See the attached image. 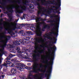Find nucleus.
I'll return each mask as SVG.
<instances>
[{"label":"nucleus","mask_w":79,"mask_h":79,"mask_svg":"<svg viewBox=\"0 0 79 79\" xmlns=\"http://www.w3.org/2000/svg\"><path fill=\"white\" fill-rule=\"evenodd\" d=\"M14 46L13 45L9 44V48H14Z\"/></svg>","instance_id":"nucleus-39"},{"label":"nucleus","mask_w":79,"mask_h":79,"mask_svg":"<svg viewBox=\"0 0 79 79\" xmlns=\"http://www.w3.org/2000/svg\"><path fill=\"white\" fill-rule=\"evenodd\" d=\"M39 73V76H40V79H42V77H44V73Z\"/></svg>","instance_id":"nucleus-24"},{"label":"nucleus","mask_w":79,"mask_h":79,"mask_svg":"<svg viewBox=\"0 0 79 79\" xmlns=\"http://www.w3.org/2000/svg\"><path fill=\"white\" fill-rule=\"evenodd\" d=\"M19 42V41H16L15 42V44H17V45H20V44Z\"/></svg>","instance_id":"nucleus-34"},{"label":"nucleus","mask_w":79,"mask_h":79,"mask_svg":"<svg viewBox=\"0 0 79 79\" xmlns=\"http://www.w3.org/2000/svg\"><path fill=\"white\" fill-rule=\"evenodd\" d=\"M11 61L12 63L15 64V65L17 66H19L17 67V68L20 71H23V69H24L23 67H25L26 66L23 63L21 64L20 63H16L18 62V61L16 59H13Z\"/></svg>","instance_id":"nucleus-6"},{"label":"nucleus","mask_w":79,"mask_h":79,"mask_svg":"<svg viewBox=\"0 0 79 79\" xmlns=\"http://www.w3.org/2000/svg\"><path fill=\"white\" fill-rule=\"evenodd\" d=\"M6 42L4 44L1 46V47L3 49H1L0 50H5V47H6Z\"/></svg>","instance_id":"nucleus-25"},{"label":"nucleus","mask_w":79,"mask_h":79,"mask_svg":"<svg viewBox=\"0 0 79 79\" xmlns=\"http://www.w3.org/2000/svg\"><path fill=\"white\" fill-rule=\"evenodd\" d=\"M34 40H35V50H37L38 49V46H37V44L40 43V42H44V40H40V38L39 37H36L35 38H34Z\"/></svg>","instance_id":"nucleus-9"},{"label":"nucleus","mask_w":79,"mask_h":79,"mask_svg":"<svg viewBox=\"0 0 79 79\" xmlns=\"http://www.w3.org/2000/svg\"><path fill=\"white\" fill-rule=\"evenodd\" d=\"M17 16H18V17H19V16H19V14H17Z\"/></svg>","instance_id":"nucleus-57"},{"label":"nucleus","mask_w":79,"mask_h":79,"mask_svg":"<svg viewBox=\"0 0 79 79\" xmlns=\"http://www.w3.org/2000/svg\"><path fill=\"white\" fill-rule=\"evenodd\" d=\"M40 47L41 48H47L48 47V45L45 44H43L42 45H40Z\"/></svg>","instance_id":"nucleus-20"},{"label":"nucleus","mask_w":79,"mask_h":79,"mask_svg":"<svg viewBox=\"0 0 79 79\" xmlns=\"http://www.w3.org/2000/svg\"><path fill=\"white\" fill-rule=\"evenodd\" d=\"M50 49H48L47 50H56V48L55 45H54L53 47H50Z\"/></svg>","instance_id":"nucleus-31"},{"label":"nucleus","mask_w":79,"mask_h":79,"mask_svg":"<svg viewBox=\"0 0 79 79\" xmlns=\"http://www.w3.org/2000/svg\"><path fill=\"white\" fill-rule=\"evenodd\" d=\"M23 56H25V57H26V53L24 52V53L23 54Z\"/></svg>","instance_id":"nucleus-43"},{"label":"nucleus","mask_w":79,"mask_h":79,"mask_svg":"<svg viewBox=\"0 0 79 79\" xmlns=\"http://www.w3.org/2000/svg\"><path fill=\"white\" fill-rule=\"evenodd\" d=\"M58 9H59V8H57L55 9H52V10H53V11H58Z\"/></svg>","instance_id":"nucleus-42"},{"label":"nucleus","mask_w":79,"mask_h":79,"mask_svg":"<svg viewBox=\"0 0 79 79\" xmlns=\"http://www.w3.org/2000/svg\"><path fill=\"white\" fill-rule=\"evenodd\" d=\"M2 55L3 54H0V56H2Z\"/></svg>","instance_id":"nucleus-58"},{"label":"nucleus","mask_w":79,"mask_h":79,"mask_svg":"<svg viewBox=\"0 0 79 79\" xmlns=\"http://www.w3.org/2000/svg\"><path fill=\"white\" fill-rule=\"evenodd\" d=\"M58 6V7H57L56 6H52V8H55V9L60 8V6Z\"/></svg>","instance_id":"nucleus-35"},{"label":"nucleus","mask_w":79,"mask_h":79,"mask_svg":"<svg viewBox=\"0 0 79 79\" xmlns=\"http://www.w3.org/2000/svg\"><path fill=\"white\" fill-rule=\"evenodd\" d=\"M19 42H20V43H21L22 44H23V45H24V44H27V41H23L22 40H19Z\"/></svg>","instance_id":"nucleus-18"},{"label":"nucleus","mask_w":79,"mask_h":79,"mask_svg":"<svg viewBox=\"0 0 79 79\" xmlns=\"http://www.w3.org/2000/svg\"><path fill=\"white\" fill-rule=\"evenodd\" d=\"M47 50L48 51L49 56H51V57L50 56H47V58H48V60L46 59V62L44 60H43L42 63L44 64L46 63L48 64L45 66V69L49 68L46 72L48 73H45L44 75L45 77L47 78V79H49V77H50L51 73L52 71V65H53V60L55 58V51L56 50Z\"/></svg>","instance_id":"nucleus-2"},{"label":"nucleus","mask_w":79,"mask_h":79,"mask_svg":"<svg viewBox=\"0 0 79 79\" xmlns=\"http://www.w3.org/2000/svg\"><path fill=\"white\" fill-rule=\"evenodd\" d=\"M21 78H22L21 79H26V75H23V76H21Z\"/></svg>","instance_id":"nucleus-36"},{"label":"nucleus","mask_w":79,"mask_h":79,"mask_svg":"<svg viewBox=\"0 0 79 79\" xmlns=\"http://www.w3.org/2000/svg\"><path fill=\"white\" fill-rule=\"evenodd\" d=\"M26 15L23 14V17L24 19H25V17H26Z\"/></svg>","instance_id":"nucleus-47"},{"label":"nucleus","mask_w":79,"mask_h":79,"mask_svg":"<svg viewBox=\"0 0 79 79\" xmlns=\"http://www.w3.org/2000/svg\"><path fill=\"white\" fill-rule=\"evenodd\" d=\"M6 34V31H4L2 33V34L3 35H2L0 37V39H4L5 38V34Z\"/></svg>","instance_id":"nucleus-17"},{"label":"nucleus","mask_w":79,"mask_h":79,"mask_svg":"<svg viewBox=\"0 0 79 79\" xmlns=\"http://www.w3.org/2000/svg\"><path fill=\"white\" fill-rule=\"evenodd\" d=\"M22 50H28V49H26V48L25 47H23L22 48Z\"/></svg>","instance_id":"nucleus-45"},{"label":"nucleus","mask_w":79,"mask_h":79,"mask_svg":"<svg viewBox=\"0 0 79 79\" xmlns=\"http://www.w3.org/2000/svg\"><path fill=\"white\" fill-rule=\"evenodd\" d=\"M58 11V12L57 13H58V14H60V10Z\"/></svg>","instance_id":"nucleus-53"},{"label":"nucleus","mask_w":79,"mask_h":79,"mask_svg":"<svg viewBox=\"0 0 79 79\" xmlns=\"http://www.w3.org/2000/svg\"><path fill=\"white\" fill-rule=\"evenodd\" d=\"M7 37L9 39H10V38H11V36H7Z\"/></svg>","instance_id":"nucleus-52"},{"label":"nucleus","mask_w":79,"mask_h":79,"mask_svg":"<svg viewBox=\"0 0 79 79\" xmlns=\"http://www.w3.org/2000/svg\"><path fill=\"white\" fill-rule=\"evenodd\" d=\"M21 0H19V1H17V3L19 4V3H21Z\"/></svg>","instance_id":"nucleus-44"},{"label":"nucleus","mask_w":79,"mask_h":79,"mask_svg":"<svg viewBox=\"0 0 79 79\" xmlns=\"http://www.w3.org/2000/svg\"><path fill=\"white\" fill-rule=\"evenodd\" d=\"M38 2H41V3L43 5L47 6L48 4H52L55 5L56 6H61V1L60 0H57V2L53 0L52 2L50 1H46V0H37Z\"/></svg>","instance_id":"nucleus-4"},{"label":"nucleus","mask_w":79,"mask_h":79,"mask_svg":"<svg viewBox=\"0 0 79 79\" xmlns=\"http://www.w3.org/2000/svg\"><path fill=\"white\" fill-rule=\"evenodd\" d=\"M17 56H18V57H19V58H23V55H22V54H17Z\"/></svg>","instance_id":"nucleus-30"},{"label":"nucleus","mask_w":79,"mask_h":79,"mask_svg":"<svg viewBox=\"0 0 79 79\" xmlns=\"http://www.w3.org/2000/svg\"><path fill=\"white\" fill-rule=\"evenodd\" d=\"M9 18L10 19V20L8 19L7 21H8V22H11V21H13V18H12V17L11 15H8Z\"/></svg>","instance_id":"nucleus-23"},{"label":"nucleus","mask_w":79,"mask_h":79,"mask_svg":"<svg viewBox=\"0 0 79 79\" xmlns=\"http://www.w3.org/2000/svg\"><path fill=\"white\" fill-rule=\"evenodd\" d=\"M52 46H53V45L52 44H50L49 45V47H52Z\"/></svg>","instance_id":"nucleus-51"},{"label":"nucleus","mask_w":79,"mask_h":79,"mask_svg":"<svg viewBox=\"0 0 79 79\" xmlns=\"http://www.w3.org/2000/svg\"><path fill=\"white\" fill-rule=\"evenodd\" d=\"M34 53H37V52L36 51H34Z\"/></svg>","instance_id":"nucleus-64"},{"label":"nucleus","mask_w":79,"mask_h":79,"mask_svg":"<svg viewBox=\"0 0 79 79\" xmlns=\"http://www.w3.org/2000/svg\"><path fill=\"white\" fill-rule=\"evenodd\" d=\"M18 7H16L15 5H13V6H11V7L9 8L7 7L6 8L8 11H9V13H13V12H14L13 10H12V9H14V8H15L16 13H23V12L21 10H18Z\"/></svg>","instance_id":"nucleus-8"},{"label":"nucleus","mask_w":79,"mask_h":79,"mask_svg":"<svg viewBox=\"0 0 79 79\" xmlns=\"http://www.w3.org/2000/svg\"><path fill=\"white\" fill-rule=\"evenodd\" d=\"M27 3H28V1H27V0H26L24 1V2H22V4L23 5L22 6H20V7L23 11H26V10H27V6H25V5H26Z\"/></svg>","instance_id":"nucleus-10"},{"label":"nucleus","mask_w":79,"mask_h":79,"mask_svg":"<svg viewBox=\"0 0 79 79\" xmlns=\"http://www.w3.org/2000/svg\"><path fill=\"white\" fill-rule=\"evenodd\" d=\"M9 51L10 52L14 53H16L17 52V53H23L24 52V51H21V50H16V51L15 50H9Z\"/></svg>","instance_id":"nucleus-12"},{"label":"nucleus","mask_w":79,"mask_h":79,"mask_svg":"<svg viewBox=\"0 0 79 79\" xmlns=\"http://www.w3.org/2000/svg\"><path fill=\"white\" fill-rule=\"evenodd\" d=\"M10 24L12 26L14 27V28H15L16 27V25H17V23H16V22H14L13 23H10Z\"/></svg>","instance_id":"nucleus-22"},{"label":"nucleus","mask_w":79,"mask_h":79,"mask_svg":"<svg viewBox=\"0 0 79 79\" xmlns=\"http://www.w3.org/2000/svg\"><path fill=\"white\" fill-rule=\"evenodd\" d=\"M16 77H15L14 78H13V79H16Z\"/></svg>","instance_id":"nucleus-62"},{"label":"nucleus","mask_w":79,"mask_h":79,"mask_svg":"<svg viewBox=\"0 0 79 79\" xmlns=\"http://www.w3.org/2000/svg\"><path fill=\"white\" fill-rule=\"evenodd\" d=\"M44 66L45 65L43 64H40V66L39 67H38L39 69H41V68H43V67H44Z\"/></svg>","instance_id":"nucleus-32"},{"label":"nucleus","mask_w":79,"mask_h":79,"mask_svg":"<svg viewBox=\"0 0 79 79\" xmlns=\"http://www.w3.org/2000/svg\"><path fill=\"white\" fill-rule=\"evenodd\" d=\"M4 76H5V75H2V78H4Z\"/></svg>","instance_id":"nucleus-56"},{"label":"nucleus","mask_w":79,"mask_h":79,"mask_svg":"<svg viewBox=\"0 0 79 79\" xmlns=\"http://www.w3.org/2000/svg\"><path fill=\"white\" fill-rule=\"evenodd\" d=\"M23 30H21L20 31V34H22V35L23 36L27 35H26V33H23Z\"/></svg>","instance_id":"nucleus-28"},{"label":"nucleus","mask_w":79,"mask_h":79,"mask_svg":"<svg viewBox=\"0 0 79 79\" xmlns=\"http://www.w3.org/2000/svg\"><path fill=\"white\" fill-rule=\"evenodd\" d=\"M11 73L13 75H15L16 73V69L13 68L11 70Z\"/></svg>","instance_id":"nucleus-16"},{"label":"nucleus","mask_w":79,"mask_h":79,"mask_svg":"<svg viewBox=\"0 0 79 79\" xmlns=\"http://www.w3.org/2000/svg\"><path fill=\"white\" fill-rule=\"evenodd\" d=\"M3 29V27H0V32H1V31H2Z\"/></svg>","instance_id":"nucleus-46"},{"label":"nucleus","mask_w":79,"mask_h":79,"mask_svg":"<svg viewBox=\"0 0 79 79\" xmlns=\"http://www.w3.org/2000/svg\"><path fill=\"white\" fill-rule=\"evenodd\" d=\"M25 40H30V37H26V39H24Z\"/></svg>","instance_id":"nucleus-37"},{"label":"nucleus","mask_w":79,"mask_h":79,"mask_svg":"<svg viewBox=\"0 0 79 79\" xmlns=\"http://www.w3.org/2000/svg\"><path fill=\"white\" fill-rule=\"evenodd\" d=\"M0 52H1V54L2 55H3V54L4 55H6L7 54V52L4 51V50H0Z\"/></svg>","instance_id":"nucleus-21"},{"label":"nucleus","mask_w":79,"mask_h":79,"mask_svg":"<svg viewBox=\"0 0 79 79\" xmlns=\"http://www.w3.org/2000/svg\"><path fill=\"white\" fill-rule=\"evenodd\" d=\"M7 0V1H3L2 2V1H0V4H1V5H2V6H5V7H6V4L7 2H9V3H14V2L12 1L11 0Z\"/></svg>","instance_id":"nucleus-11"},{"label":"nucleus","mask_w":79,"mask_h":79,"mask_svg":"<svg viewBox=\"0 0 79 79\" xmlns=\"http://www.w3.org/2000/svg\"><path fill=\"white\" fill-rule=\"evenodd\" d=\"M0 8H2V9H4V7L2 6H0Z\"/></svg>","instance_id":"nucleus-50"},{"label":"nucleus","mask_w":79,"mask_h":79,"mask_svg":"<svg viewBox=\"0 0 79 79\" xmlns=\"http://www.w3.org/2000/svg\"><path fill=\"white\" fill-rule=\"evenodd\" d=\"M15 65H16L13 62H12V61L9 64V66L10 67H14V66H15Z\"/></svg>","instance_id":"nucleus-27"},{"label":"nucleus","mask_w":79,"mask_h":79,"mask_svg":"<svg viewBox=\"0 0 79 79\" xmlns=\"http://www.w3.org/2000/svg\"><path fill=\"white\" fill-rule=\"evenodd\" d=\"M36 5H37V8L39 10L38 11V15H40L41 13H42L43 15H44V14L47 11V10L44 7L41 6H40V3H37Z\"/></svg>","instance_id":"nucleus-7"},{"label":"nucleus","mask_w":79,"mask_h":79,"mask_svg":"<svg viewBox=\"0 0 79 79\" xmlns=\"http://www.w3.org/2000/svg\"><path fill=\"white\" fill-rule=\"evenodd\" d=\"M26 33L28 34H30V35H32V31H26Z\"/></svg>","instance_id":"nucleus-33"},{"label":"nucleus","mask_w":79,"mask_h":79,"mask_svg":"<svg viewBox=\"0 0 79 79\" xmlns=\"http://www.w3.org/2000/svg\"><path fill=\"white\" fill-rule=\"evenodd\" d=\"M8 33H9V34H10L11 36H13V35H15V33H14V32L12 31L11 30L10 31H9L8 32Z\"/></svg>","instance_id":"nucleus-26"},{"label":"nucleus","mask_w":79,"mask_h":79,"mask_svg":"<svg viewBox=\"0 0 79 79\" xmlns=\"http://www.w3.org/2000/svg\"><path fill=\"white\" fill-rule=\"evenodd\" d=\"M49 25L47 24L45 25H44L43 27L42 28V29H41V31H45V29L48 28V29H50V27L49 26Z\"/></svg>","instance_id":"nucleus-14"},{"label":"nucleus","mask_w":79,"mask_h":79,"mask_svg":"<svg viewBox=\"0 0 79 79\" xmlns=\"http://www.w3.org/2000/svg\"><path fill=\"white\" fill-rule=\"evenodd\" d=\"M3 21V19H1V21Z\"/></svg>","instance_id":"nucleus-59"},{"label":"nucleus","mask_w":79,"mask_h":79,"mask_svg":"<svg viewBox=\"0 0 79 79\" xmlns=\"http://www.w3.org/2000/svg\"><path fill=\"white\" fill-rule=\"evenodd\" d=\"M45 50H41L40 51H38V53L37 54H35L33 55V61L34 62L33 63V65L32 67V69L33 71H31V73H38L39 72L41 73H46V70L44 69V70L42 69L39 68L38 66L39 65V64L37 63L36 61H37L39 60V58L40 56V54L43 53L44 51Z\"/></svg>","instance_id":"nucleus-3"},{"label":"nucleus","mask_w":79,"mask_h":79,"mask_svg":"<svg viewBox=\"0 0 79 79\" xmlns=\"http://www.w3.org/2000/svg\"><path fill=\"white\" fill-rule=\"evenodd\" d=\"M6 62V63L7 64H9L11 62H10L9 60H7Z\"/></svg>","instance_id":"nucleus-40"},{"label":"nucleus","mask_w":79,"mask_h":79,"mask_svg":"<svg viewBox=\"0 0 79 79\" xmlns=\"http://www.w3.org/2000/svg\"><path fill=\"white\" fill-rule=\"evenodd\" d=\"M29 8H31L32 10H33V9L34 8V6L33 4H30V5H29Z\"/></svg>","instance_id":"nucleus-29"},{"label":"nucleus","mask_w":79,"mask_h":79,"mask_svg":"<svg viewBox=\"0 0 79 79\" xmlns=\"http://www.w3.org/2000/svg\"><path fill=\"white\" fill-rule=\"evenodd\" d=\"M59 15H55V14H53L52 15H51L50 16L51 18H57L56 19H54L52 20H50V21H48L47 23H56V25L55 24H51V26H54L55 27H56V28L54 27L51 30V32L49 33L50 34H54V35L56 36V37H54L53 38H52L49 36H48L46 38L50 40H53V43L54 44H56V40H57V36L58 35V28H59V24H60V18L58 17Z\"/></svg>","instance_id":"nucleus-1"},{"label":"nucleus","mask_w":79,"mask_h":79,"mask_svg":"<svg viewBox=\"0 0 79 79\" xmlns=\"http://www.w3.org/2000/svg\"><path fill=\"white\" fill-rule=\"evenodd\" d=\"M31 77H34V78H36L37 77V76H38V75H35V76H34L32 75V74L31 73H30L29 75H28V77H31Z\"/></svg>","instance_id":"nucleus-19"},{"label":"nucleus","mask_w":79,"mask_h":79,"mask_svg":"<svg viewBox=\"0 0 79 79\" xmlns=\"http://www.w3.org/2000/svg\"><path fill=\"white\" fill-rule=\"evenodd\" d=\"M39 50H45V49H39Z\"/></svg>","instance_id":"nucleus-63"},{"label":"nucleus","mask_w":79,"mask_h":79,"mask_svg":"<svg viewBox=\"0 0 79 79\" xmlns=\"http://www.w3.org/2000/svg\"><path fill=\"white\" fill-rule=\"evenodd\" d=\"M31 18L34 19H35L36 23H38V22H39L40 20H41V18L40 17H37L34 15L32 16Z\"/></svg>","instance_id":"nucleus-13"},{"label":"nucleus","mask_w":79,"mask_h":79,"mask_svg":"<svg viewBox=\"0 0 79 79\" xmlns=\"http://www.w3.org/2000/svg\"><path fill=\"white\" fill-rule=\"evenodd\" d=\"M5 30H6V31H8V29H6V28H5Z\"/></svg>","instance_id":"nucleus-60"},{"label":"nucleus","mask_w":79,"mask_h":79,"mask_svg":"<svg viewBox=\"0 0 79 79\" xmlns=\"http://www.w3.org/2000/svg\"><path fill=\"white\" fill-rule=\"evenodd\" d=\"M58 10H57L56 11H53V12L54 13H58Z\"/></svg>","instance_id":"nucleus-48"},{"label":"nucleus","mask_w":79,"mask_h":79,"mask_svg":"<svg viewBox=\"0 0 79 79\" xmlns=\"http://www.w3.org/2000/svg\"><path fill=\"white\" fill-rule=\"evenodd\" d=\"M25 50V51H28V50Z\"/></svg>","instance_id":"nucleus-61"},{"label":"nucleus","mask_w":79,"mask_h":79,"mask_svg":"<svg viewBox=\"0 0 79 79\" xmlns=\"http://www.w3.org/2000/svg\"><path fill=\"white\" fill-rule=\"evenodd\" d=\"M1 63H2V59H0V64H1Z\"/></svg>","instance_id":"nucleus-55"},{"label":"nucleus","mask_w":79,"mask_h":79,"mask_svg":"<svg viewBox=\"0 0 79 79\" xmlns=\"http://www.w3.org/2000/svg\"><path fill=\"white\" fill-rule=\"evenodd\" d=\"M2 66H5L6 67H8V64L5 63L2 64Z\"/></svg>","instance_id":"nucleus-38"},{"label":"nucleus","mask_w":79,"mask_h":79,"mask_svg":"<svg viewBox=\"0 0 79 79\" xmlns=\"http://www.w3.org/2000/svg\"><path fill=\"white\" fill-rule=\"evenodd\" d=\"M20 26H25V24H20Z\"/></svg>","instance_id":"nucleus-54"},{"label":"nucleus","mask_w":79,"mask_h":79,"mask_svg":"<svg viewBox=\"0 0 79 79\" xmlns=\"http://www.w3.org/2000/svg\"><path fill=\"white\" fill-rule=\"evenodd\" d=\"M15 56H16V55H13L11 54H10L9 55V56L7 57L6 59L7 60H10L12 57Z\"/></svg>","instance_id":"nucleus-15"},{"label":"nucleus","mask_w":79,"mask_h":79,"mask_svg":"<svg viewBox=\"0 0 79 79\" xmlns=\"http://www.w3.org/2000/svg\"><path fill=\"white\" fill-rule=\"evenodd\" d=\"M33 78H31V77H28V78H26V79H32Z\"/></svg>","instance_id":"nucleus-49"},{"label":"nucleus","mask_w":79,"mask_h":79,"mask_svg":"<svg viewBox=\"0 0 79 79\" xmlns=\"http://www.w3.org/2000/svg\"><path fill=\"white\" fill-rule=\"evenodd\" d=\"M42 24H43V25H45L46 23L44 22H38V23L36 24V27H31V29L32 31H34V29L35 30H37V31H38L39 33H36V35L37 36L40 37L42 35V32L41 31L42 28H41V27H40V26H42Z\"/></svg>","instance_id":"nucleus-5"},{"label":"nucleus","mask_w":79,"mask_h":79,"mask_svg":"<svg viewBox=\"0 0 79 79\" xmlns=\"http://www.w3.org/2000/svg\"><path fill=\"white\" fill-rule=\"evenodd\" d=\"M47 13H48V14H50L51 13V10H49L47 11Z\"/></svg>","instance_id":"nucleus-41"}]
</instances>
